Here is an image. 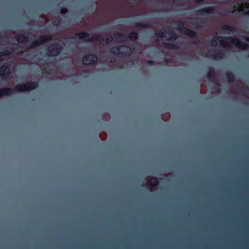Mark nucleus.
<instances>
[{
  "label": "nucleus",
  "instance_id": "obj_26",
  "mask_svg": "<svg viewBox=\"0 0 249 249\" xmlns=\"http://www.w3.org/2000/svg\"><path fill=\"white\" fill-rule=\"evenodd\" d=\"M0 43H2L3 44V41L5 42L7 41V40H9V39L8 38L7 36H5L4 37V36H2V38H0Z\"/></svg>",
  "mask_w": 249,
  "mask_h": 249
},
{
  "label": "nucleus",
  "instance_id": "obj_9",
  "mask_svg": "<svg viewBox=\"0 0 249 249\" xmlns=\"http://www.w3.org/2000/svg\"><path fill=\"white\" fill-rule=\"evenodd\" d=\"M97 61V57L93 54L87 55L83 59L84 65H91L95 63Z\"/></svg>",
  "mask_w": 249,
  "mask_h": 249
},
{
  "label": "nucleus",
  "instance_id": "obj_22",
  "mask_svg": "<svg viewBox=\"0 0 249 249\" xmlns=\"http://www.w3.org/2000/svg\"><path fill=\"white\" fill-rule=\"evenodd\" d=\"M224 54L222 53H215L213 55V58L216 59H218L223 58Z\"/></svg>",
  "mask_w": 249,
  "mask_h": 249
},
{
  "label": "nucleus",
  "instance_id": "obj_31",
  "mask_svg": "<svg viewBox=\"0 0 249 249\" xmlns=\"http://www.w3.org/2000/svg\"><path fill=\"white\" fill-rule=\"evenodd\" d=\"M107 36V37H106V38H105V40H103V42H106L107 41V37L108 36ZM106 43H107L106 42H105Z\"/></svg>",
  "mask_w": 249,
  "mask_h": 249
},
{
  "label": "nucleus",
  "instance_id": "obj_28",
  "mask_svg": "<svg viewBox=\"0 0 249 249\" xmlns=\"http://www.w3.org/2000/svg\"><path fill=\"white\" fill-rule=\"evenodd\" d=\"M103 117H104V119L105 120H108L110 118L109 115H108V114H105V115H104Z\"/></svg>",
  "mask_w": 249,
  "mask_h": 249
},
{
  "label": "nucleus",
  "instance_id": "obj_5",
  "mask_svg": "<svg viewBox=\"0 0 249 249\" xmlns=\"http://www.w3.org/2000/svg\"><path fill=\"white\" fill-rule=\"evenodd\" d=\"M156 34L158 37L166 38L170 40H175L178 37V36L173 32L164 33L162 31H159Z\"/></svg>",
  "mask_w": 249,
  "mask_h": 249
},
{
  "label": "nucleus",
  "instance_id": "obj_25",
  "mask_svg": "<svg viewBox=\"0 0 249 249\" xmlns=\"http://www.w3.org/2000/svg\"><path fill=\"white\" fill-rule=\"evenodd\" d=\"M53 22L54 25L57 26L60 22V18H55L53 20Z\"/></svg>",
  "mask_w": 249,
  "mask_h": 249
},
{
  "label": "nucleus",
  "instance_id": "obj_17",
  "mask_svg": "<svg viewBox=\"0 0 249 249\" xmlns=\"http://www.w3.org/2000/svg\"><path fill=\"white\" fill-rule=\"evenodd\" d=\"M222 30L223 33H229L230 32H234L235 31V28L228 25H224L222 26Z\"/></svg>",
  "mask_w": 249,
  "mask_h": 249
},
{
  "label": "nucleus",
  "instance_id": "obj_23",
  "mask_svg": "<svg viewBox=\"0 0 249 249\" xmlns=\"http://www.w3.org/2000/svg\"><path fill=\"white\" fill-rule=\"evenodd\" d=\"M161 117L163 120L167 121L170 118V114L169 113H165L162 115Z\"/></svg>",
  "mask_w": 249,
  "mask_h": 249
},
{
  "label": "nucleus",
  "instance_id": "obj_32",
  "mask_svg": "<svg viewBox=\"0 0 249 249\" xmlns=\"http://www.w3.org/2000/svg\"><path fill=\"white\" fill-rule=\"evenodd\" d=\"M102 135H103V134H100V137H101V139H102V140H104V139L101 137H102Z\"/></svg>",
  "mask_w": 249,
  "mask_h": 249
},
{
  "label": "nucleus",
  "instance_id": "obj_4",
  "mask_svg": "<svg viewBox=\"0 0 249 249\" xmlns=\"http://www.w3.org/2000/svg\"><path fill=\"white\" fill-rule=\"evenodd\" d=\"M132 51L131 48L126 46L114 47L111 49V52L113 53L121 56L130 55L132 53Z\"/></svg>",
  "mask_w": 249,
  "mask_h": 249
},
{
  "label": "nucleus",
  "instance_id": "obj_21",
  "mask_svg": "<svg viewBox=\"0 0 249 249\" xmlns=\"http://www.w3.org/2000/svg\"><path fill=\"white\" fill-rule=\"evenodd\" d=\"M227 76L229 82L233 81L234 78L233 74L229 72L227 73Z\"/></svg>",
  "mask_w": 249,
  "mask_h": 249
},
{
  "label": "nucleus",
  "instance_id": "obj_29",
  "mask_svg": "<svg viewBox=\"0 0 249 249\" xmlns=\"http://www.w3.org/2000/svg\"><path fill=\"white\" fill-rule=\"evenodd\" d=\"M67 12V10L65 8L62 9L61 10V14H65Z\"/></svg>",
  "mask_w": 249,
  "mask_h": 249
},
{
  "label": "nucleus",
  "instance_id": "obj_20",
  "mask_svg": "<svg viewBox=\"0 0 249 249\" xmlns=\"http://www.w3.org/2000/svg\"><path fill=\"white\" fill-rule=\"evenodd\" d=\"M129 37L131 40H135L137 38L138 35L136 33L132 32L130 34Z\"/></svg>",
  "mask_w": 249,
  "mask_h": 249
},
{
  "label": "nucleus",
  "instance_id": "obj_30",
  "mask_svg": "<svg viewBox=\"0 0 249 249\" xmlns=\"http://www.w3.org/2000/svg\"><path fill=\"white\" fill-rule=\"evenodd\" d=\"M204 0H195V1L196 2V3H198V2H202Z\"/></svg>",
  "mask_w": 249,
  "mask_h": 249
},
{
  "label": "nucleus",
  "instance_id": "obj_12",
  "mask_svg": "<svg viewBox=\"0 0 249 249\" xmlns=\"http://www.w3.org/2000/svg\"><path fill=\"white\" fill-rule=\"evenodd\" d=\"M10 73V70L8 66H3L0 70V75L2 79H5Z\"/></svg>",
  "mask_w": 249,
  "mask_h": 249
},
{
  "label": "nucleus",
  "instance_id": "obj_35",
  "mask_svg": "<svg viewBox=\"0 0 249 249\" xmlns=\"http://www.w3.org/2000/svg\"><path fill=\"white\" fill-rule=\"evenodd\" d=\"M148 63H149V64H152V62H151V61H148Z\"/></svg>",
  "mask_w": 249,
  "mask_h": 249
},
{
  "label": "nucleus",
  "instance_id": "obj_13",
  "mask_svg": "<svg viewBox=\"0 0 249 249\" xmlns=\"http://www.w3.org/2000/svg\"><path fill=\"white\" fill-rule=\"evenodd\" d=\"M15 47H11L10 48V50H6L3 52H0V61L4 60L5 58H3L7 57L8 55L11 54V53L15 51Z\"/></svg>",
  "mask_w": 249,
  "mask_h": 249
},
{
  "label": "nucleus",
  "instance_id": "obj_33",
  "mask_svg": "<svg viewBox=\"0 0 249 249\" xmlns=\"http://www.w3.org/2000/svg\"><path fill=\"white\" fill-rule=\"evenodd\" d=\"M216 86H217V88H218V87H219V84H218V83H217V84H216Z\"/></svg>",
  "mask_w": 249,
  "mask_h": 249
},
{
  "label": "nucleus",
  "instance_id": "obj_19",
  "mask_svg": "<svg viewBox=\"0 0 249 249\" xmlns=\"http://www.w3.org/2000/svg\"><path fill=\"white\" fill-rule=\"evenodd\" d=\"M164 45L165 48H167L170 49L178 48V46L171 43H165Z\"/></svg>",
  "mask_w": 249,
  "mask_h": 249
},
{
  "label": "nucleus",
  "instance_id": "obj_1",
  "mask_svg": "<svg viewBox=\"0 0 249 249\" xmlns=\"http://www.w3.org/2000/svg\"><path fill=\"white\" fill-rule=\"evenodd\" d=\"M218 42L221 47L227 49H231L235 47L238 49L245 50L248 47V44L236 38L221 37L216 36L212 41L211 45L213 46H216Z\"/></svg>",
  "mask_w": 249,
  "mask_h": 249
},
{
  "label": "nucleus",
  "instance_id": "obj_24",
  "mask_svg": "<svg viewBox=\"0 0 249 249\" xmlns=\"http://www.w3.org/2000/svg\"><path fill=\"white\" fill-rule=\"evenodd\" d=\"M203 11L207 13H213L214 9L213 7L206 8L203 9Z\"/></svg>",
  "mask_w": 249,
  "mask_h": 249
},
{
  "label": "nucleus",
  "instance_id": "obj_14",
  "mask_svg": "<svg viewBox=\"0 0 249 249\" xmlns=\"http://www.w3.org/2000/svg\"><path fill=\"white\" fill-rule=\"evenodd\" d=\"M49 39V38L47 36H41L39 40L35 41L32 44L31 47L35 48L36 46L45 42L48 40Z\"/></svg>",
  "mask_w": 249,
  "mask_h": 249
},
{
  "label": "nucleus",
  "instance_id": "obj_8",
  "mask_svg": "<svg viewBox=\"0 0 249 249\" xmlns=\"http://www.w3.org/2000/svg\"><path fill=\"white\" fill-rule=\"evenodd\" d=\"M61 49V46L57 44L51 46L49 47L48 54L52 56H56L59 53Z\"/></svg>",
  "mask_w": 249,
  "mask_h": 249
},
{
  "label": "nucleus",
  "instance_id": "obj_16",
  "mask_svg": "<svg viewBox=\"0 0 249 249\" xmlns=\"http://www.w3.org/2000/svg\"><path fill=\"white\" fill-rule=\"evenodd\" d=\"M207 75L211 80L214 82V79L217 76L218 73L215 72L213 69L211 68L209 71Z\"/></svg>",
  "mask_w": 249,
  "mask_h": 249
},
{
  "label": "nucleus",
  "instance_id": "obj_15",
  "mask_svg": "<svg viewBox=\"0 0 249 249\" xmlns=\"http://www.w3.org/2000/svg\"><path fill=\"white\" fill-rule=\"evenodd\" d=\"M28 36V35L25 36V35L18 34L16 36V40L18 43H27L28 41L27 39V37Z\"/></svg>",
  "mask_w": 249,
  "mask_h": 249
},
{
  "label": "nucleus",
  "instance_id": "obj_27",
  "mask_svg": "<svg viewBox=\"0 0 249 249\" xmlns=\"http://www.w3.org/2000/svg\"><path fill=\"white\" fill-rule=\"evenodd\" d=\"M243 41L248 42L249 43V38L247 36H243V37L241 39Z\"/></svg>",
  "mask_w": 249,
  "mask_h": 249
},
{
  "label": "nucleus",
  "instance_id": "obj_34",
  "mask_svg": "<svg viewBox=\"0 0 249 249\" xmlns=\"http://www.w3.org/2000/svg\"><path fill=\"white\" fill-rule=\"evenodd\" d=\"M219 92H220V89H218L217 93H219Z\"/></svg>",
  "mask_w": 249,
  "mask_h": 249
},
{
  "label": "nucleus",
  "instance_id": "obj_6",
  "mask_svg": "<svg viewBox=\"0 0 249 249\" xmlns=\"http://www.w3.org/2000/svg\"><path fill=\"white\" fill-rule=\"evenodd\" d=\"M242 11L245 14H249V3L243 4L237 3L236 6H234V11Z\"/></svg>",
  "mask_w": 249,
  "mask_h": 249
},
{
  "label": "nucleus",
  "instance_id": "obj_3",
  "mask_svg": "<svg viewBox=\"0 0 249 249\" xmlns=\"http://www.w3.org/2000/svg\"><path fill=\"white\" fill-rule=\"evenodd\" d=\"M232 92L237 94L243 95L249 98V89L241 81L234 82Z\"/></svg>",
  "mask_w": 249,
  "mask_h": 249
},
{
  "label": "nucleus",
  "instance_id": "obj_11",
  "mask_svg": "<svg viewBox=\"0 0 249 249\" xmlns=\"http://www.w3.org/2000/svg\"><path fill=\"white\" fill-rule=\"evenodd\" d=\"M147 180L146 184L151 191H152V187L157 185L158 181L156 178L148 177L146 179Z\"/></svg>",
  "mask_w": 249,
  "mask_h": 249
},
{
  "label": "nucleus",
  "instance_id": "obj_18",
  "mask_svg": "<svg viewBox=\"0 0 249 249\" xmlns=\"http://www.w3.org/2000/svg\"><path fill=\"white\" fill-rule=\"evenodd\" d=\"M180 30L184 34L187 35L189 36L193 37L195 36V33L188 29L180 28Z\"/></svg>",
  "mask_w": 249,
  "mask_h": 249
},
{
  "label": "nucleus",
  "instance_id": "obj_2",
  "mask_svg": "<svg viewBox=\"0 0 249 249\" xmlns=\"http://www.w3.org/2000/svg\"><path fill=\"white\" fill-rule=\"evenodd\" d=\"M38 85L36 83L32 82L17 85L15 87L14 90L18 92H24L33 90L37 87ZM14 92V89L10 88H3L0 89V97L3 95H9Z\"/></svg>",
  "mask_w": 249,
  "mask_h": 249
},
{
  "label": "nucleus",
  "instance_id": "obj_7",
  "mask_svg": "<svg viewBox=\"0 0 249 249\" xmlns=\"http://www.w3.org/2000/svg\"><path fill=\"white\" fill-rule=\"evenodd\" d=\"M127 39V36L122 34H116L114 35L113 37L109 36L107 38L106 42L107 44L115 39L117 42H123Z\"/></svg>",
  "mask_w": 249,
  "mask_h": 249
},
{
  "label": "nucleus",
  "instance_id": "obj_10",
  "mask_svg": "<svg viewBox=\"0 0 249 249\" xmlns=\"http://www.w3.org/2000/svg\"><path fill=\"white\" fill-rule=\"evenodd\" d=\"M78 37L80 39H84L85 40H90L89 36V35L86 33H80L75 35L74 38ZM101 38V36L98 35L93 36L91 38V40H99Z\"/></svg>",
  "mask_w": 249,
  "mask_h": 249
}]
</instances>
